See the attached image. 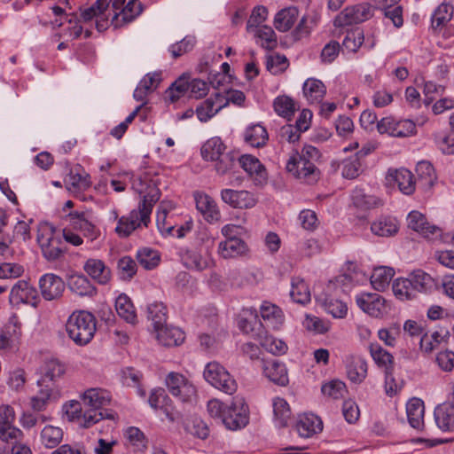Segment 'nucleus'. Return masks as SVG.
<instances>
[{
	"mask_svg": "<svg viewBox=\"0 0 454 454\" xmlns=\"http://www.w3.org/2000/svg\"><path fill=\"white\" fill-rule=\"evenodd\" d=\"M320 156L321 153L317 147L305 145L301 152L294 151L291 153L286 169L297 179L308 184L315 183L320 176V171L316 166Z\"/></svg>",
	"mask_w": 454,
	"mask_h": 454,
	"instance_id": "obj_2",
	"label": "nucleus"
},
{
	"mask_svg": "<svg viewBox=\"0 0 454 454\" xmlns=\"http://www.w3.org/2000/svg\"><path fill=\"white\" fill-rule=\"evenodd\" d=\"M356 302L364 312L374 317H380L386 312V301L378 294H359L356 296Z\"/></svg>",
	"mask_w": 454,
	"mask_h": 454,
	"instance_id": "obj_16",
	"label": "nucleus"
},
{
	"mask_svg": "<svg viewBox=\"0 0 454 454\" xmlns=\"http://www.w3.org/2000/svg\"><path fill=\"white\" fill-rule=\"evenodd\" d=\"M65 184L69 192L76 197H81L82 193L91 185L90 176L82 168H76L67 176Z\"/></svg>",
	"mask_w": 454,
	"mask_h": 454,
	"instance_id": "obj_23",
	"label": "nucleus"
},
{
	"mask_svg": "<svg viewBox=\"0 0 454 454\" xmlns=\"http://www.w3.org/2000/svg\"><path fill=\"white\" fill-rule=\"evenodd\" d=\"M189 81L188 77L181 76L166 91L167 97L171 102H176L185 93H188Z\"/></svg>",
	"mask_w": 454,
	"mask_h": 454,
	"instance_id": "obj_60",
	"label": "nucleus"
},
{
	"mask_svg": "<svg viewBox=\"0 0 454 454\" xmlns=\"http://www.w3.org/2000/svg\"><path fill=\"white\" fill-rule=\"evenodd\" d=\"M373 234L380 237H390L398 231L397 220L391 216H380L371 225Z\"/></svg>",
	"mask_w": 454,
	"mask_h": 454,
	"instance_id": "obj_41",
	"label": "nucleus"
},
{
	"mask_svg": "<svg viewBox=\"0 0 454 454\" xmlns=\"http://www.w3.org/2000/svg\"><path fill=\"white\" fill-rule=\"evenodd\" d=\"M147 318L152 321L154 330L167 322V308L162 302L153 301L147 306Z\"/></svg>",
	"mask_w": 454,
	"mask_h": 454,
	"instance_id": "obj_49",
	"label": "nucleus"
},
{
	"mask_svg": "<svg viewBox=\"0 0 454 454\" xmlns=\"http://www.w3.org/2000/svg\"><path fill=\"white\" fill-rule=\"evenodd\" d=\"M272 405L275 426L279 428L287 427L292 416L288 403L284 398L276 397Z\"/></svg>",
	"mask_w": 454,
	"mask_h": 454,
	"instance_id": "obj_43",
	"label": "nucleus"
},
{
	"mask_svg": "<svg viewBox=\"0 0 454 454\" xmlns=\"http://www.w3.org/2000/svg\"><path fill=\"white\" fill-rule=\"evenodd\" d=\"M68 218L73 229L81 231L88 240L92 242L100 236V230L86 217L83 212H71L68 214Z\"/></svg>",
	"mask_w": 454,
	"mask_h": 454,
	"instance_id": "obj_24",
	"label": "nucleus"
},
{
	"mask_svg": "<svg viewBox=\"0 0 454 454\" xmlns=\"http://www.w3.org/2000/svg\"><path fill=\"white\" fill-rule=\"evenodd\" d=\"M303 95L307 100L311 103H320L326 93L325 84L317 79L309 78L305 81L303 87Z\"/></svg>",
	"mask_w": 454,
	"mask_h": 454,
	"instance_id": "obj_40",
	"label": "nucleus"
},
{
	"mask_svg": "<svg viewBox=\"0 0 454 454\" xmlns=\"http://www.w3.org/2000/svg\"><path fill=\"white\" fill-rule=\"evenodd\" d=\"M125 436L129 442L137 451H144L147 448V440L144 433L135 427H129L125 432Z\"/></svg>",
	"mask_w": 454,
	"mask_h": 454,
	"instance_id": "obj_59",
	"label": "nucleus"
},
{
	"mask_svg": "<svg viewBox=\"0 0 454 454\" xmlns=\"http://www.w3.org/2000/svg\"><path fill=\"white\" fill-rule=\"evenodd\" d=\"M165 381L169 393L182 402H189L195 395V387L183 374L169 372Z\"/></svg>",
	"mask_w": 454,
	"mask_h": 454,
	"instance_id": "obj_13",
	"label": "nucleus"
},
{
	"mask_svg": "<svg viewBox=\"0 0 454 454\" xmlns=\"http://www.w3.org/2000/svg\"><path fill=\"white\" fill-rule=\"evenodd\" d=\"M268 16V10L262 5H258L254 8L247 23V31L254 32V29L261 27L262 23L266 20Z\"/></svg>",
	"mask_w": 454,
	"mask_h": 454,
	"instance_id": "obj_63",
	"label": "nucleus"
},
{
	"mask_svg": "<svg viewBox=\"0 0 454 454\" xmlns=\"http://www.w3.org/2000/svg\"><path fill=\"white\" fill-rule=\"evenodd\" d=\"M454 8L452 5L444 3L441 4L432 16V27L434 28L442 27L451 20Z\"/></svg>",
	"mask_w": 454,
	"mask_h": 454,
	"instance_id": "obj_56",
	"label": "nucleus"
},
{
	"mask_svg": "<svg viewBox=\"0 0 454 454\" xmlns=\"http://www.w3.org/2000/svg\"><path fill=\"white\" fill-rule=\"evenodd\" d=\"M64 432L61 427L45 426L40 433V442L47 449H53L62 442Z\"/></svg>",
	"mask_w": 454,
	"mask_h": 454,
	"instance_id": "obj_46",
	"label": "nucleus"
},
{
	"mask_svg": "<svg viewBox=\"0 0 454 454\" xmlns=\"http://www.w3.org/2000/svg\"><path fill=\"white\" fill-rule=\"evenodd\" d=\"M372 16V10L371 4L363 3L346 7L340 14L335 17L333 24L338 27H345L363 22Z\"/></svg>",
	"mask_w": 454,
	"mask_h": 454,
	"instance_id": "obj_12",
	"label": "nucleus"
},
{
	"mask_svg": "<svg viewBox=\"0 0 454 454\" xmlns=\"http://www.w3.org/2000/svg\"><path fill=\"white\" fill-rule=\"evenodd\" d=\"M321 251L322 247L320 243L313 238L301 240L297 244V253L301 257L310 258L320 254Z\"/></svg>",
	"mask_w": 454,
	"mask_h": 454,
	"instance_id": "obj_57",
	"label": "nucleus"
},
{
	"mask_svg": "<svg viewBox=\"0 0 454 454\" xmlns=\"http://www.w3.org/2000/svg\"><path fill=\"white\" fill-rule=\"evenodd\" d=\"M223 425L230 430L245 427L249 421V410L242 397L236 396L225 411Z\"/></svg>",
	"mask_w": 454,
	"mask_h": 454,
	"instance_id": "obj_9",
	"label": "nucleus"
},
{
	"mask_svg": "<svg viewBox=\"0 0 454 454\" xmlns=\"http://www.w3.org/2000/svg\"><path fill=\"white\" fill-rule=\"evenodd\" d=\"M345 364L347 376L351 382L360 384L365 380L368 365L364 358L349 355L346 356Z\"/></svg>",
	"mask_w": 454,
	"mask_h": 454,
	"instance_id": "obj_27",
	"label": "nucleus"
},
{
	"mask_svg": "<svg viewBox=\"0 0 454 454\" xmlns=\"http://www.w3.org/2000/svg\"><path fill=\"white\" fill-rule=\"evenodd\" d=\"M295 428L301 437L309 438L323 430V423L317 415L304 413L299 417Z\"/></svg>",
	"mask_w": 454,
	"mask_h": 454,
	"instance_id": "obj_29",
	"label": "nucleus"
},
{
	"mask_svg": "<svg viewBox=\"0 0 454 454\" xmlns=\"http://www.w3.org/2000/svg\"><path fill=\"white\" fill-rule=\"evenodd\" d=\"M434 419L442 431L454 432V404L445 402L434 409Z\"/></svg>",
	"mask_w": 454,
	"mask_h": 454,
	"instance_id": "obj_33",
	"label": "nucleus"
},
{
	"mask_svg": "<svg viewBox=\"0 0 454 454\" xmlns=\"http://www.w3.org/2000/svg\"><path fill=\"white\" fill-rule=\"evenodd\" d=\"M84 271L99 285L109 283L112 274L106 263L98 258H89L83 265Z\"/></svg>",
	"mask_w": 454,
	"mask_h": 454,
	"instance_id": "obj_28",
	"label": "nucleus"
},
{
	"mask_svg": "<svg viewBox=\"0 0 454 454\" xmlns=\"http://www.w3.org/2000/svg\"><path fill=\"white\" fill-rule=\"evenodd\" d=\"M182 261L186 268L198 271L207 270L213 265L210 254L208 253L202 254L197 249L186 250L182 256Z\"/></svg>",
	"mask_w": 454,
	"mask_h": 454,
	"instance_id": "obj_30",
	"label": "nucleus"
},
{
	"mask_svg": "<svg viewBox=\"0 0 454 454\" xmlns=\"http://www.w3.org/2000/svg\"><path fill=\"white\" fill-rule=\"evenodd\" d=\"M260 344L273 355H283L287 350V345L285 341L270 335H265L262 338Z\"/></svg>",
	"mask_w": 454,
	"mask_h": 454,
	"instance_id": "obj_62",
	"label": "nucleus"
},
{
	"mask_svg": "<svg viewBox=\"0 0 454 454\" xmlns=\"http://www.w3.org/2000/svg\"><path fill=\"white\" fill-rule=\"evenodd\" d=\"M110 13L111 25L114 28L123 27L135 20L143 12L144 6L138 0H112Z\"/></svg>",
	"mask_w": 454,
	"mask_h": 454,
	"instance_id": "obj_7",
	"label": "nucleus"
},
{
	"mask_svg": "<svg viewBox=\"0 0 454 454\" xmlns=\"http://www.w3.org/2000/svg\"><path fill=\"white\" fill-rule=\"evenodd\" d=\"M68 286L73 293L80 296H91L96 291L90 281L83 275L72 276Z\"/></svg>",
	"mask_w": 454,
	"mask_h": 454,
	"instance_id": "obj_48",
	"label": "nucleus"
},
{
	"mask_svg": "<svg viewBox=\"0 0 454 454\" xmlns=\"http://www.w3.org/2000/svg\"><path fill=\"white\" fill-rule=\"evenodd\" d=\"M317 303L335 318H343L348 313V307L342 301L333 298L327 293H323L316 297Z\"/></svg>",
	"mask_w": 454,
	"mask_h": 454,
	"instance_id": "obj_35",
	"label": "nucleus"
},
{
	"mask_svg": "<svg viewBox=\"0 0 454 454\" xmlns=\"http://www.w3.org/2000/svg\"><path fill=\"white\" fill-rule=\"evenodd\" d=\"M39 287L42 296L47 301H52L62 295L65 283L60 277L53 273H46L40 278Z\"/></svg>",
	"mask_w": 454,
	"mask_h": 454,
	"instance_id": "obj_20",
	"label": "nucleus"
},
{
	"mask_svg": "<svg viewBox=\"0 0 454 454\" xmlns=\"http://www.w3.org/2000/svg\"><path fill=\"white\" fill-rule=\"evenodd\" d=\"M369 348L372 359L380 367H383L385 371L393 369L394 357L389 352L377 343H372Z\"/></svg>",
	"mask_w": 454,
	"mask_h": 454,
	"instance_id": "obj_53",
	"label": "nucleus"
},
{
	"mask_svg": "<svg viewBox=\"0 0 454 454\" xmlns=\"http://www.w3.org/2000/svg\"><path fill=\"white\" fill-rule=\"evenodd\" d=\"M377 130L380 134L404 137L416 133V125L410 119L395 120L391 116H387L377 121Z\"/></svg>",
	"mask_w": 454,
	"mask_h": 454,
	"instance_id": "obj_10",
	"label": "nucleus"
},
{
	"mask_svg": "<svg viewBox=\"0 0 454 454\" xmlns=\"http://www.w3.org/2000/svg\"><path fill=\"white\" fill-rule=\"evenodd\" d=\"M449 333L447 330L434 331L432 333H425L420 339V348L426 352H432Z\"/></svg>",
	"mask_w": 454,
	"mask_h": 454,
	"instance_id": "obj_55",
	"label": "nucleus"
},
{
	"mask_svg": "<svg viewBox=\"0 0 454 454\" xmlns=\"http://www.w3.org/2000/svg\"><path fill=\"white\" fill-rule=\"evenodd\" d=\"M424 403L419 398L411 399L406 405L407 418L410 425L415 429H420L424 425Z\"/></svg>",
	"mask_w": 454,
	"mask_h": 454,
	"instance_id": "obj_39",
	"label": "nucleus"
},
{
	"mask_svg": "<svg viewBox=\"0 0 454 454\" xmlns=\"http://www.w3.org/2000/svg\"><path fill=\"white\" fill-rule=\"evenodd\" d=\"M39 390L31 397V407L33 410L41 411L45 410L46 406L52 401H56L60 396V392L57 386L50 384H37Z\"/></svg>",
	"mask_w": 454,
	"mask_h": 454,
	"instance_id": "obj_26",
	"label": "nucleus"
},
{
	"mask_svg": "<svg viewBox=\"0 0 454 454\" xmlns=\"http://www.w3.org/2000/svg\"><path fill=\"white\" fill-rule=\"evenodd\" d=\"M321 390L325 395L333 399L342 398L347 392L345 383L339 380H333L324 384Z\"/></svg>",
	"mask_w": 454,
	"mask_h": 454,
	"instance_id": "obj_61",
	"label": "nucleus"
},
{
	"mask_svg": "<svg viewBox=\"0 0 454 454\" xmlns=\"http://www.w3.org/2000/svg\"><path fill=\"white\" fill-rule=\"evenodd\" d=\"M37 299L36 289L25 280H19L12 286L9 301L12 305L27 303L35 305Z\"/></svg>",
	"mask_w": 454,
	"mask_h": 454,
	"instance_id": "obj_22",
	"label": "nucleus"
},
{
	"mask_svg": "<svg viewBox=\"0 0 454 454\" xmlns=\"http://www.w3.org/2000/svg\"><path fill=\"white\" fill-rule=\"evenodd\" d=\"M155 332L158 341L166 347L179 346L185 339L184 333L180 328L168 326L166 324Z\"/></svg>",
	"mask_w": 454,
	"mask_h": 454,
	"instance_id": "obj_32",
	"label": "nucleus"
},
{
	"mask_svg": "<svg viewBox=\"0 0 454 454\" xmlns=\"http://www.w3.org/2000/svg\"><path fill=\"white\" fill-rule=\"evenodd\" d=\"M82 405L86 408L83 412L82 427L89 428L104 419H114L113 413L102 410L111 402L110 393L104 388L92 387L84 391L82 395Z\"/></svg>",
	"mask_w": 454,
	"mask_h": 454,
	"instance_id": "obj_3",
	"label": "nucleus"
},
{
	"mask_svg": "<svg viewBox=\"0 0 454 454\" xmlns=\"http://www.w3.org/2000/svg\"><path fill=\"white\" fill-rule=\"evenodd\" d=\"M290 296L296 303L306 304L310 301L311 295L309 286L302 278L299 277L292 278Z\"/></svg>",
	"mask_w": 454,
	"mask_h": 454,
	"instance_id": "obj_47",
	"label": "nucleus"
},
{
	"mask_svg": "<svg viewBox=\"0 0 454 454\" xmlns=\"http://www.w3.org/2000/svg\"><path fill=\"white\" fill-rule=\"evenodd\" d=\"M394 275L395 270L391 267H377L371 276V284L375 290L383 292L388 287Z\"/></svg>",
	"mask_w": 454,
	"mask_h": 454,
	"instance_id": "obj_42",
	"label": "nucleus"
},
{
	"mask_svg": "<svg viewBox=\"0 0 454 454\" xmlns=\"http://www.w3.org/2000/svg\"><path fill=\"white\" fill-rule=\"evenodd\" d=\"M65 372V365L60 361L55 358L46 360L40 367V378L37 384L45 383L57 386V381L64 376Z\"/></svg>",
	"mask_w": 454,
	"mask_h": 454,
	"instance_id": "obj_25",
	"label": "nucleus"
},
{
	"mask_svg": "<svg viewBox=\"0 0 454 454\" xmlns=\"http://www.w3.org/2000/svg\"><path fill=\"white\" fill-rule=\"evenodd\" d=\"M227 105L228 100L225 98V96L215 93L197 106V117L200 121L206 122Z\"/></svg>",
	"mask_w": 454,
	"mask_h": 454,
	"instance_id": "obj_19",
	"label": "nucleus"
},
{
	"mask_svg": "<svg viewBox=\"0 0 454 454\" xmlns=\"http://www.w3.org/2000/svg\"><path fill=\"white\" fill-rule=\"evenodd\" d=\"M364 33L361 29L351 30L347 33L342 46L348 51L356 52L364 43Z\"/></svg>",
	"mask_w": 454,
	"mask_h": 454,
	"instance_id": "obj_64",
	"label": "nucleus"
},
{
	"mask_svg": "<svg viewBox=\"0 0 454 454\" xmlns=\"http://www.w3.org/2000/svg\"><path fill=\"white\" fill-rule=\"evenodd\" d=\"M257 38V43L262 48L272 50L277 46V35L274 30L269 26H262L252 32Z\"/></svg>",
	"mask_w": 454,
	"mask_h": 454,
	"instance_id": "obj_51",
	"label": "nucleus"
},
{
	"mask_svg": "<svg viewBox=\"0 0 454 454\" xmlns=\"http://www.w3.org/2000/svg\"><path fill=\"white\" fill-rule=\"evenodd\" d=\"M112 0H97L90 7L84 9L81 17L88 22L96 19V27L98 31L106 29L108 26L110 13L109 4Z\"/></svg>",
	"mask_w": 454,
	"mask_h": 454,
	"instance_id": "obj_15",
	"label": "nucleus"
},
{
	"mask_svg": "<svg viewBox=\"0 0 454 454\" xmlns=\"http://www.w3.org/2000/svg\"><path fill=\"white\" fill-rule=\"evenodd\" d=\"M115 309L118 316L127 323L136 325L137 317L130 298L125 294H120L115 300Z\"/></svg>",
	"mask_w": 454,
	"mask_h": 454,
	"instance_id": "obj_38",
	"label": "nucleus"
},
{
	"mask_svg": "<svg viewBox=\"0 0 454 454\" xmlns=\"http://www.w3.org/2000/svg\"><path fill=\"white\" fill-rule=\"evenodd\" d=\"M395 296L401 301L411 300L415 297V291L408 278H396L392 286Z\"/></svg>",
	"mask_w": 454,
	"mask_h": 454,
	"instance_id": "obj_52",
	"label": "nucleus"
},
{
	"mask_svg": "<svg viewBox=\"0 0 454 454\" xmlns=\"http://www.w3.org/2000/svg\"><path fill=\"white\" fill-rule=\"evenodd\" d=\"M137 259L141 266L146 270H152L159 264L160 256L157 251L151 248H142L137 253Z\"/></svg>",
	"mask_w": 454,
	"mask_h": 454,
	"instance_id": "obj_58",
	"label": "nucleus"
},
{
	"mask_svg": "<svg viewBox=\"0 0 454 454\" xmlns=\"http://www.w3.org/2000/svg\"><path fill=\"white\" fill-rule=\"evenodd\" d=\"M133 188L141 195L137 208L131 210L129 215L118 218L115 210L112 212L114 220H118L115 232L121 238L129 237L134 231L147 227L151 222V214L156 202L160 198V191L153 180L147 176L139 177L133 182Z\"/></svg>",
	"mask_w": 454,
	"mask_h": 454,
	"instance_id": "obj_1",
	"label": "nucleus"
},
{
	"mask_svg": "<svg viewBox=\"0 0 454 454\" xmlns=\"http://www.w3.org/2000/svg\"><path fill=\"white\" fill-rule=\"evenodd\" d=\"M94 315L86 310L74 311L67 318L66 331L68 337L78 346L87 345L97 330Z\"/></svg>",
	"mask_w": 454,
	"mask_h": 454,
	"instance_id": "obj_4",
	"label": "nucleus"
},
{
	"mask_svg": "<svg viewBox=\"0 0 454 454\" xmlns=\"http://www.w3.org/2000/svg\"><path fill=\"white\" fill-rule=\"evenodd\" d=\"M221 200L232 208L250 209L258 203L256 193L247 190L223 189Z\"/></svg>",
	"mask_w": 454,
	"mask_h": 454,
	"instance_id": "obj_11",
	"label": "nucleus"
},
{
	"mask_svg": "<svg viewBox=\"0 0 454 454\" xmlns=\"http://www.w3.org/2000/svg\"><path fill=\"white\" fill-rule=\"evenodd\" d=\"M36 239L43 257L48 261L59 259L67 251L61 231L51 223H44L39 225Z\"/></svg>",
	"mask_w": 454,
	"mask_h": 454,
	"instance_id": "obj_5",
	"label": "nucleus"
},
{
	"mask_svg": "<svg viewBox=\"0 0 454 454\" xmlns=\"http://www.w3.org/2000/svg\"><path fill=\"white\" fill-rule=\"evenodd\" d=\"M239 162L255 184L262 185L266 183L268 179L267 170L256 157L245 154L239 157Z\"/></svg>",
	"mask_w": 454,
	"mask_h": 454,
	"instance_id": "obj_21",
	"label": "nucleus"
},
{
	"mask_svg": "<svg viewBox=\"0 0 454 454\" xmlns=\"http://www.w3.org/2000/svg\"><path fill=\"white\" fill-rule=\"evenodd\" d=\"M248 251L247 246L241 239H230L218 244L217 252L223 259L237 258L245 255Z\"/></svg>",
	"mask_w": 454,
	"mask_h": 454,
	"instance_id": "obj_34",
	"label": "nucleus"
},
{
	"mask_svg": "<svg viewBox=\"0 0 454 454\" xmlns=\"http://www.w3.org/2000/svg\"><path fill=\"white\" fill-rule=\"evenodd\" d=\"M418 184L424 190L430 189L436 180V175L433 165L427 160L419 161L416 166Z\"/></svg>",
	"mask_w": 454,
	"mask_h": 454,
	"instance_id": "obj_44",
	"label": "nucleus"
},
{
	"mask_svg": "<svg viewBox=\"0 0 454 454\" xmlns=\"http://www.w3.org/2000/svg\"><path fill=\"white\" fill-rule=\"evenodd\" d=\"M409 278L412 284L415 293L427 292L434 285L433 278L421 270H417L411 272L409 275Z\"/></svg>",
	"mask_w": 454,
	"mask_h": 454,
	"instance_id": "obj_50",
	"label": "nucleus"
},
{
	"mask_svg": "<svg viewBox=\"0 0 454 454\" xmlns=\"http://www.w3.org/2000/svg\"><path fill=\"white\" fill-rule=\"evenodd\" d=\"M226 146L218 137H214L206 141L200 150L201 156L205 160L215 161V168L220 175H224L231 170L234 165V158L225 153Z\"/></svg>",
	"mask_w": 454,
	"mask_h": 454,
	"instance_id": "obj_6",
	"label": "nucleus"
},
{
	"mask_svg": "<svg viewBox=\"0 0 454 454\" xmlns=\"http://www.w3.org/2000/svg\"><path fill=\"white\" fill-rule=\"evenodd\" d=\"M193 197L197 210L207 223L215 224L221 222V211L211 196L202 192H195Z\"/></svg>",
	"mask_w": 454,
	"mask_h": 454,
	"instance_id": "obj_14",
	"label": "nucleus"
},
{
	"mask_svg": "<svg viewBox=\"0 0 454 454\" xmlns=\"http://www.w3.org/2000/svg\"><path fill=\"white\" fill-rule=\"evenodd\" d=\"M274 111L278 115L290 119L295 113V103L287 96H278L274 99L273 102Z\"/></svg>",
	"mask_w": 454,
	"mask_h": 454,
	"instance_id": "obj_54",
	"label": "nucleus"
},
{
	"mask_svg": "<svg viewBox=\"0 0 454 454\" xmlns=\"http://www.w3.org/2000/svg\"><path fill=\"white\" fill-rule=\"evenodd\" d=\"M203 376L212 387L227 395H232L237 391L236 380L217 362L208 363L205 367Z\"/></svg>",
	"mask_w": 454,
	"mask_h": 454,
	"instance_id": "obj_8",
	"label": "nucleus"
},
{
	"mask_svg": "<svg viewBox=\"0 0 454 454\" xmlns=\"http://www.w3.org/2000/svg\"><path fill=\"white\" fill-rule=\"evenodd\" d=\"M269 139L267 129L260 123L251 124L247 127L244 132V140L253 147H262Z\"/></svg>",
	"mask_w": 454,
	"mask_h": 454,
	"instance_id": "obj_37",
	"label": "nucleus"
},
{
	"mask_svg": "<svg viewBox=\"0 0 454 454\" xmlns=\"http://www.w3.org/2000/svg\"><path fill=\"white\" fill-rule=\"evenodd\" d=\"M299 16L296 7H288L279 11L274 19V26L280 32L288 31L295 23Z\"/></svg>",
	"mask_w": 454,
	"mask_h": 454,
	"instance_id": "obj_45",
	"label": "nucleus"
},
{
	"mask_svg": "<svg viewBox=\"0 0 454 454\" xmlns=\"http://www.w3.org/2000/svg\"><path fill=\"white\" fill-rule=\"evenodd\" d=\"M262 318L272 328L278 329L285 321L282 309L269 301H263L260 307Z\"/></svg>",
	"mask_w": 454,
	"mask_h": 454,
	"instance_id": "obj_36",
	"label": "nucleus"
},
{
	"mask_svg": "<svg viewBox=\"0 0 454 454\" xmlns=\"http://www.w3.org/2000/svg\"><path fill=\"white\" fill-rule=\"evenodd\" d=\"M262 371L265 377L279 386H286L289 382L286 365L276 359L262 361Z\"/></svg>",
	"mask_w": 454,
	"mask_h": 454,
	"instance_id": "obj_31",
	"label": "nucleus"
},
{
	"mask_svg": "<svg viewBox=\"0 0 454 454\" xmlns=\"http://www.w3.org/2000/svg\"><path fill=\"white\" fill-rule=\"evenodd\" d=\"M386 180L391 185H397L405 195H411L415 191L416 182L413 175L404 168L388 169Z\"/></svg>",
	"mask_w": 454,
	"mask_h": 454,
	"instance_id": "obj_18",
	"label": "nucleus"
},
{
	"mask_svg": "<svg viewBox=\"0 0 454 454\" xmlns=\"http://www.w3.org/2000/svg\"><path fill=\"white\" fill-rule=\"evenodd\" d=\"M407 222L409 228L426 239H435L442 236V230L434 224H430L425 215L419 211H411L408 215Z\"/></svg>",
	"mask_w": 454,
	"mask_h": 454,
	"instance_id": "obj_17",
	"label": "nucleus"
}]
</instances>
